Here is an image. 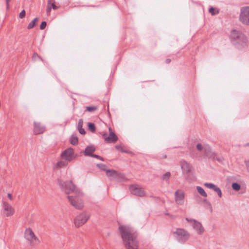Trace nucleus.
Returning a JSON list of instances; mask_svg holds the SVG:
<instances>
[{"mask_svg":"<svg viewBox=\"0 0 249 249\" xmlns=\"http://www.w3.org/2000/svg\"><path fill=\"white\" fill-rule=\"evenodd\" d=\"M120 235L127 249H138L137 233L128 225L119 224L118 228Z\"/></svg>","mask_w":249,"mask_h":249,"instance_id":"1","label":"nucleus"},{"mask_svg":"<svg viewBox=\"0 0 249 249\" xmlns=\"http://www.w3.org/2000/svg\"><path fill=\"white\" fill-rule=\"evenodd\" d=\"M57 183L59 187L68 194L73 193L75 195H82V192L73 183L71 180L65 181L58 179Z\"/></svg>","mask_w":249,"mask_h":249,"instance_id":"2","label":"nucleus"},{"mask_svg":"<svg viewBox=\"0 0 249 249\" xmlns=\"http://www.w3.org/2000/svg\"><path fill=\"white\" fill-rule=\"evenodd\" d=\"M84 196L82 192V195L70 196H67L68 199L70 204L77 210H81L84 207V200L82 197Z\"/></svg>","mask_w":249,"mask_h":249,"instance_id":"3","label":"nucleus"},{"mask_svg":"<svg viewBox=\"0 0 249 249\" xmlns=\"http://www.w3.org/2000/svg\"><path fill=\"white\" fill-rule=\"evenodd\" d=\"M90 213L83 211L79 213L74 219V224L76 227L79 228L85 224L90 218Z\"/></svg>","mask_w":249,"mask_h":249,"instance_id":"4","label":"nucleus"},{"mask_svg":"<svg viewBox=\"0 0 249 249\" xmlns=\"http://www.w3.org/2000/svg\"><path fill=\"white\" fill-rule=\"evenodd\" d=\"M24 237L30 242L31 245H35L40 243L38 238L36 236L33 230L29 228L25 230Z\"/></svg>","mask_w":249,"mask_h":249,"instance_id":"5","label":"nucleus"},{"mask_svg":"<svg viewBox=\"0 0 249 249\" xmlns=\"http://www.w3.org/2000/svg\"><path fill=\"white\" fill-rule=\"evenodd\" d=\"M129 190L132 195L139 197H142L146 195L144 189L141 185L139 184H135L130 185Z\"/></svg>","mask_w":249,"mask_h":249,"instance_id":"6","label":"nucleus"},{"mask_svg":"<svg viewBox=\"0 0 249 249\" xmlns=\"http://www.w3.org/2000/svg\"><path fill=\"white\" fill-rule=\"evenodd\" d=\"M239 20L246 25H249V6L243 7L241 8Z\"/></svg>","mask_w":249,"mask_h":249,"instance_id":"7","label":"nucleus"},{"mask_svg":"<svg viewBox=\"0 0 249 249\" xmlns=\"http://www.w3.org/2000/svg\"><path fill=\"white\" fill-rule=\"evenodd\" d=\"M176 235V238L180 242H184L187 241L189 236V233L183 229H178L174 232Z\"/></svg>","mask_w":249,"mask_h":249,"instance_id":"8","label":"nucleus"},{"mask_svg":"<svg viewBox=\"0 0 249 249\" xmlns=\"http://www.w3.org/2000/svg\"><path fill=\"white\" fill-rule=\"evenodd\" d=\"M108 131V135L107 134V133H104L103 134V137L105 141L107 143H114L117 142L118 139V137L112 131L111 127H109Z\"/></svg>","mask_w":249,"mask_h":249,"instance_id":"9","label":"nucleus"},{"mask_svg":"<svg viewBox=\"0 0 249 249\" xmlns=\"http://www.w3.org/2000/svg\"><path fill=\"white\" fill-rule=\"evenodd\" d=\"M186 220L192 223L193 228L196 231L198 234H202L204 231V229L200 222L193 219L186 218Z\"/></svg>","mask_w":249,"mask_h":249,"instance_id":"10","label":"nucleus"},{"mask_svg":"<svg viewBox=\"0 0 249 249\" xmlns=\"http://www.w3.org/2000/svg\"><path fill=\"white\" fill-rule=\"evenodd\" d=\"M73 154V149L72 148H69L61 153V156L63 159L71 161L74 159Z\"/></svg>","mask_w":249,"mask_h":249,"instance_id":"11","label":"nucleus"},{"mask_svg":"<svg viewBox=\"0 0 249 249\" xmlns=\"http://www.w3.org/2000/svg\"><path fill=\"white\" fill-rule=\"evenodd\" d=\"M2 208L4 215L6 217L13 215L15 213L14 209L7 202L3 201Z\"/></svg>","mask_w":249,"mask_h":249,"instance_id":"12","label":"nucleus"},{"mask_svg":"<svg viewBox=\"0 0 249 249\" xmlns=\"http://www.w3.org/2000/svg\"><path fill=\"white\" fill-rule=\"evenodd\" d=\"M175 200L178 205H182L184 202V193L180 190H177L175 193Z\"/></svg>","mask_w":249,"mask_h":249,"instance_id":"13","label":"nucleus"},{"mask_svg":"<svg viewBox=\"0 0 249 249\" xmlns=\"http://www.w3.org/2000/svg\"><path fill=\"white\" fill-rule=\"evenodd\" d=\"M180 164L183 174H188L191 171L192 166L186 161H180Z\"/></svg>","mask_w":249,"mask_h":249,"instance_id":"14","label":"nucleus"},{"mask_svg":"<svg viewBox=\"0 0 249 249\" xmlns=\"http://www.w3.org/2000/svg\"><path fill=\"white\" fill-rule=\"evenodd\" d=\"M45 130L44 126L41 125L39 123H34V132L36 135H38L43 133Z\"/></svg>","mask_w":249,"mask_h":249,"instance_id":"15","label":"nucleus"},{"mask_svg":"<svg viewBox=\"0 0 249 249\" xmlns=\"http://www.w3.org/2000/svg\"><path fill=\"white\" fill-rule=\"evenodd\" d=\"M204 185L208 188L213 190L214 191L217 193L219 197H222V192L220 189L216 185L212 183H205Z\"/></svg>","mask_w":249,"mask_h":249,"instance_id":"16","label":"nucleus"},{"mask_svg":"<svg viewBox=\"0 0 249 249\" xmlns=\"http://www.w3.org/2000/svg\"><path fill=\"white\" fill-rule=\"evenodd\" d=\"M95 150L96 148L94 146L90 145L87 146L85 150L81 152L83 153L84 155L85 156L91 157L93 154V153L95 152Z\"/></svg>","mask_w":249,"mask_h":249,"instance_id":"17","label":"nucleus"},{"mask_svg":"<svg viewBox=\"0 0 249 249\" xmlns=\"http://www.w3.org/2000/svg\"><path fill=\"white\" fill-rule=\"evenodd\" d=\"M204 154L206 156L212 158L214 156V153L212 151V149L208 145H206L204 149Z\"/></svg>","mask_w":249,"mask_h":249,"instance_id":"18","label":"nucleus"},{"mask_svg":"<svg viewBox=\"0 0 249 249\" xmlns=\"http://www.w3.org/2000/svg\"><path fill=\"white\" fill-rule=\"evenodd\" d=\"M242 36V33L237 30H233L231 32L230 35L231 38L234 40H236L241 38Z\"/></svg>","mask_w":249,"mask_h":249,"instance_id":"19","label":"nucleus"},{"mask_svg":"<svg viewBox=\"0 0 249 249\" xmlns=\"http://www.w3.org/2000/svg\"><path fill=\"white\" fill-rule=\"evenodd\" d=\"M114 178L116 179L118 181H123L125 179L124 175L123 174L118 172L117 171Z\"/></svg>","mask_w":249,"mask_h":249,"instance_id":"20","label":"nucleus"},{"mask_svg":"<svg viewBox=\"0 0 249 249\" xmlns=\"http://www.w3.org/2000/svg\"><path fill=\"white\" fill-rule=\"evenodd\" d=\"M196 188L198 193L201 196L204 197H207V194L202 187L197 186H196Z\"/></svg>","mask_w":249,"mask_h":249,"instance_id":"21","label":"nucleus"},{"mask_svg":"<svg viewBox=\"0 0 249 249\" xmlns=\"http://www.w3.org/2000/svg\"><path fill=\"white\" fill-rule=\"evenodd\" d=\"M78 138L76 135H72L70 139L71 143L73 145H75L78 143Z\"/></svg>","mask_w":249,"mask_h":249,"instance_id":"22","label":"nucleus"},{"mask_svg":"<svg viewBox=\"0 0 249 249\" xmlns=\"http://www.w3.org/2000/svg\"><path fill=\"white\" fill-rule=\"evenodd\" d=\"M106 172L108 177H113L114 178L116 174L117 171L114 170L108 169L107 170H106Z\"/></svg>","mask_w":249,"mask_h":249,"instance_id":"23","label":"nucleus"},{"mask_svg":"<svg viewBox=\"0 0 249 249\" xmlns=\"http://www.w3.org/2000/svg\"><path fill=\"white\" fill-rule=\"evenodd\" d=\"M38 18H35L33 20H32L29 23V24L28 25V27H27V28L28 29H31L35 27V26L36 25V23L38 21Z\"/></svg>","mask_w":249,"mask_h":249,"instance_id":"24","label":"nucleus"},{"mask_svg":"<svg viewBox=\"0 0 249 249\" xmlns=\"http://www.w3.org/2000/svg\"><path fill=\"white\" fill-rule=\"evenodd\" d=\"M67 165V163L64 161H59L56 164V168H62L64 167Z\"/></svg>","mask_w":249,"mask_h":249,"instance_id":"25","label":"nucleus"},{"mask_svg":"<svg viewBox=\"0 0 249 249\" xmlns=\"http://www.w3.org/2000/svg\"><path fill=\"white\" fill-rule=\"evenodd\" d=\"M232 187L235 191H239L241 189L240 185L236 182L232 184Z\"/></svg>","mask_w":249,"mask_h":249,"instance_id":"26","label":"nucleus"},{"mask_svg":"<svg viewBox=\"0 0 249 249\" xmlns=\"http://www.w3.org/2000/svg\"><path fill=\"white\" fill-rule=\"evenodd\" d=\"M88 127L89 130L91 132H94L95 131V126L93 123H89L88 124Z\"/></svg>","mask_w":249,"mask_h":249,"instance_id":"27","label":"nucleus"},{"mask_svg":"<svg viewBox=\"0 0 249 249\" xmlns=\"http://www.w3.org/2000/svg\"><path fill=\"white\" fill-rule=\"evenodd\" d=\"M170 176V173L169 172H167L163 175L162 178L163 179L168 181L169 180Z\"/></svg>","mask_w":249,"mask_h":249,"instance_id":"28","label":"nucleus"},{"mask_svg":"<svg viewBox=\"0 0 249 249\" xmlns=\"http://www.w3.org/2000/svg\"><path fill=\"white\" fill-rule=\"evenodd\" d=\"M97 107H94V106L87 107H86V111L90 112H93L94 111H95L96 110H97Z\"/></svg>","mask_w":249,"mask_h":249,"instance_id":"29","label":"nucleus"},{"mask_svg":"<svg viewBox=\"0 0 249 249\" xmlns=\"http://www.w3.org/2000/svg\"><path fill=\"white\" fill-rule=\"evenodd\" d=\"M215 10H216L215 8H214L213 7H211L209 9V11L211 14L212 15L214 16V15L217 14L219 13V11L218 10H217L216 12H215Z\"/></svg>","mask_w":249,"mask_h":249,"instance_id":"30","label":"nucleus"},{"mask_svg":"<svg viewBox=\"0 0 249 249\" xmlns=\"http://www.w3.org/2000/svg\"><path fill=\"white\" fill-rule=\"evenodd\" d=\"M116 149L124 153H128V152L127 150H125L123 149V148L120 145H117L115 146Z\"/></svg>","mask_w":249,"mask_h":249,"instance_id":"31","label":"nucleus"},{"mask_svg":"<svg viewBox=\"0 0 249 249\" xmlns=\"http://www.w3.org/2000/svg\"><path fill=\"white\" fill-rule=\"evenodd\" d=\"M97 166L102 170L106 171V170H108V169H107V166L105 164L100 163V164H97Z\"/></svg>","mask_w":249,"mask_h":249,"instance_id":"32","label":"nucleus"},{"mask_svg":"<svg viewBox=\"0 0 249 249\" xmlns=\"http://www.w3.org/2000/svg\"><path fill=\"white\" fill-rule=\"evenodd\" d=\"M203 202L206 204V207L208 208H212L211 203L207 199H204Z\"/></svg>","mask_w":249,"mask_h":249,"instance_id":"33","label":"nucleus"},{"mask_svg":"<svg viewBox=\"0 0 249 249\" xmlns=\"http://www.w3.org/2000/svg\"><path fill=\"white\" fill-rule=\"evenodd\" d=\"M32 58L34 60H36L37 59L39 58L42 61L44 62V60L41 58H40V57L38 55L37 53H34Z\"/></svg>","mask_w":249,"mask_h":249,"instance_id":"34","label":"nucleus"},{"mask_svg":"<svg viewBox=\"0 0 249 249\" xmlns=\"http://www.w3.org/2000/svg\"><path fill=\"white\" fill-rule=\"evenodd\" d=\"M204 147L201 143H198L196 145V149L199 151H204Z\"/></svg>","mask_w":249,"mask_h":249,"instance_id":"35","label":"nucleus"},{"mask_svg":"<svg viewBox=\"0 0 249 249\" xmlns=\"http://www.w3.org/2000/svg\"><path fill=\"white\" fill-rule=\"evenodd\" d=\"M52 0H48V6L46 10V12L47 14H49L50 12L51 11V7H50V2H51Z\"/></svg>","mask_w":249,"mask_h":249,"instance_id":"36","label":"nucleus"},{"mask_svg":"<svg viewBox=\"0 0 249 249\" xmlns=\"http://www.w3.org/2000/svg\"><path fill=\"white\" fill-rule=\"evenodd\" d=\"M83 124V121L82 119H79L78 121V123L77 125V128H82Z\"/></svg>","mask_w":249,"mask_h":249,"instance_id":"37","label":"nucleus"},{"mask_svg":"<svg viewBox=\"0 0 249 249\" xmlns=\"http://www.w3.org/2000/svg\"><path fill=\"white\" fill-rule=\"evenodd\" d=\"M46 25H47V23L46 21L42 22V23H41V24L40 25V30L44 29L46 26Z\"/></svg>","mask_w":249,"mask_h":249,"instance_id":"38","label":"nucleus"},{"mask_svg":"<svg viewBox=\"0 0 249 249\" xmlns=\"http://www.w3.org/2000/svg\"><path fill=\"white\" fill-rule=\"evenodd\" d=\"M25 16V11L24 10H23L19 14V17L20 18H24Z\"/></svg>","mask_w":249,"mask_h":249,"instance_id":"39","label":"nucleus"},{"mask_svg":"<svg viewBox=\"0 0 249 249\" xmlns=\"http://www.w3.org/2000/svg\"><path fill=\"white\" fill-rule=\"evenodd\" d=\"M91 157H94V158H96V159H98L100 160H104V159H103V158L102 157H101V156H100L99 155H97L93 154Z\"/></svg>","mask_w":249,"mask_h":249,"instance_id":"40","label":"nucleus"},{"mask_svg":"<svg viewBox=\"0 0 249 249\" xmlns=\"http://www.w3.org/2000/svg\"><path fill=\"white\" fill-rule=\"evenodd\" d=\"M50 7L54 10H56L58 8V7L55 5L54 2H53L52 3H50Z\"/></svg>","mask_w":249,"mask_h":249,"instance_id":"41","label":"nucleus"},{"mask_svg":"<svg viewBox=\"0 0 249 249\" xmlns=\"http://www.w3.org/2000/svg\"><path fill=\"white\" fill-rule=\"evenodd\" d=\"M77 129L78 130V131L81 134H85L86 133V131H85L84 129H83V128H77Z\"/></svg>","mask_w":249,"mask_h":249,"instance_id":"42","label":"nucleus"},{"mask_svg":"<svg viewBox=\"0 0 249 249\" xmlns=\"http://www.w3.org/2000/svg\"><path fill=\"white\" fill-rule=\"evenodd\" d=\"M11 0H5L6 3L7 9H9V2H10V1Z\"/></svg>","mask_w":249,"mask_h":249,"instance_id":"43","label":"nucleus"},{"mask_svg":"<svg viewBox=\"0 0 249 249\" xmlns=\"http://www.w3.org/2000/svg\"><path fill=\"white\" fill-rule=\"evenodd\" d=\"M245 162H246V166L247 167V170H248V172H249V160L246 161Z\"/></svg>","mask_w":249,"mask_h":249,"instance_id":"44","label":"nucleus"},{"mask_svg":"<svg viewBox=\"0 0 249 249\" xmlns=\"http://www.w3.org/2000/svg\"><path fill=\"white\" fill-rule=\"evenodd\" d=\"M7 196H8L9 199H10V200H12L13 197H12V195L11 194L8 193L7 194Z\"/></svg>","mask_w":249,"mask_h":249,"instance_id":"45","label":"nucleus"},{"mask_svg":"<svg viewBox=\"0 0 249 249\" xmlns=\"http://www.w3.org/2000/svg\"><path fill=\"white\" fill-rule=\"evenodd\" d=\"M165 62L167 64H168L171 62V59L169 58L166 59Z\"/></svg>","mask_w":249,"mask_h":249,"instance_id":"46","label":"nucleus"},{"mask_svg":"<svg viewBox=\"0 0 249 249\" xmlns=\"http://www.w3.org/2000/svg\"><path fill=\"white\" fill-rule=\"evenodd\" d=\"M163 158H164V159L166 158H167L166 155H164V156H163Z\"/></svg>","mask_w":249,"mask_h":249,"instance_id":"47","label":"nucleus"},{"mask_svg":"<svg viewBox=\"0 0 249 249\" xmlns=\"http://www.w3.org/2000/svg\"><path fill=\"white\" fill-rule=\"evenodd\" d=\"M246 146H249V142L246 144Z\"/></svg>","mask_w":249,"mask_h":249,"instance_id":"48","label":"nucleus"}]
</instances>
